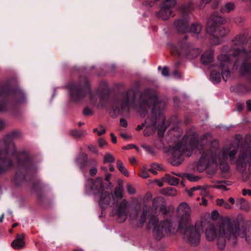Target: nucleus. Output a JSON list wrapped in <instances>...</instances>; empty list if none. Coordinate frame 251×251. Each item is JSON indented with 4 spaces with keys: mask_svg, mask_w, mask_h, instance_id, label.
Here are the masks:
<instances>
[{
    "mask_svg": "<svg viewBox=\"0 0 251 251\" xmlns=\"http://www.w3.org/2000/svg\"><path fill=\"white\" fill-rule=\"evenodd\" d=\"M135 97L134 92L130 90L115 98L112 102L114 113L124 115L131 109H136L140 116L144 117L149 108L152 106L151 118H148L145 122L144 135L149 136L157 128L159 136H162L166 128L164 125L165 116L162 112L165 109V103L159 100L156 93L151 90H146L141 94L137 105L135 104Z\"/></svg>",
    "mask_w": 251,
    "mask_h": 251,
    "instance_id": "f257e3e1",
    "label": "nucleus"
},
{
    "mask_svg": "<svg viewBox=\"0 0 251 251\" xmlns=\"http://www.w3.org/2000/svg\"><path fill=\"white\" fill-rule=\"evenodd\" d=\"M202 223L197 222L194 226L191 222L178 226L168 220L159 222L155 216H151L148 224L149 228H153V233L157 240H160L169 234L175 233L178 228L183 235L184 239L192 245L198 244L201 239V233L202 231Z\"/></svg>",
    "mask_w": 251,
    "mask_h": 251,
    "instance_id": "f03ea898",
    "label": "nucleus"
},
{
    "mask_svg": "<svg viewBox=\"0 0 251 251\" xmlns=\"http://www.w3.org/2000/svg\"><path fill=\"white\" fill-rule=\"evenodd\" d=\"M224 50L228 53H223L218 57V64L212 67L210 80L214 84L218 83L221 79V76L225 81H226L230 77L231 73L229 69V66L234 60V66H238V63L241 58H244L248 54L249 57H251V51L247 52L243 49L224 48Z\"/></svg>",
    "mask_w": 251,
    "mask_h": 251,
    "instance_id": "7ed1b4c3",
    "label": "nucleus"
},
{
    "mask_svg": "<svg viewBox=\"0 0 251 251\" xmlns=\"http://www.w3.org/2000/svg\"><path fill=\"white\" fill-rule=\"evenodd\" d=\"M219 142L218 140H212L210 146L202 153L199 160L201 166L208 167L209 166L214 164L219 165L223 172H226L228 169L227 161L234 160L238 151V145L234 143L230 147H226L221 151L218 150Z\"/></svg>",
    "mask_w": 251,
    "mask_h": 251,
    "instance_id": "20e7f679",
    "label": "nucleus"
},
{
    "mask_svg": "<svg viewBox=\"0 0 251 251\" xmlns=\"http://www.w3.org/2000/svg\"><path fill=\"white\" fill-rule=\"evenodd\" d=\"M19 134L18 132L13 131L0 141V173L13 166L12 159L16 160L19 167L26 166L29 163L25 154L16 155L15 145L12 142L8 143L9 140L16 138Z\"/></svg>",
    "mask_w": 251,
    "mask_h": 251,
    "instance_id": "39448f33",
    "label": "nucleus"
},
{
    "mask_svg": "<svg viewBox=\"0 0 251 251\" xmlns=\"http://www.w3.org/2000/svg\"><path fill=\"white\" fill-rule=\"evenodd\" d=\"M123 196V189L122 187L119 186L115 188L114 193H109L103 191L100 194L97 195L95 199L102 209L115 205L112 210V215L117 216L119 222H123L127 217V202L126 200L121 201Z\"/></svg>",
    "mask_w": 251,
    "mask_h": 251,
    "instance_id": "423d86ee",
    "label": "nucleus"
},
{
    "mask_svg": "<svg viewBox=\"0 0 251 251\" xmlns=\"http://www.w3.org/2000/svg\"><path fill=\"white\" fill-rule=\"evenodd\" d=\"M239 226L228 218L224 219L217 226L213 225H209L205 231L207 240L212 241L216 238L218 248L221 250L225 247L227 240L236 238L239 236Z\"/></svg>",
    "mask_w": 251,
    "mask_h": 251,
    "instance_id": "0eeeda50",
    "label": "nucleus"
},
{
    "mask_svg": "<svg viewBox=\"0 0 251 251\" xmlns=\"http://www.w3.org/2000/svg\"><path fill=\"white\" fill-rule=\"evenodd\" d=\"M66 88L70 99L73 102H76L82 100L88 94H89L91 100H93L90 84L86 77L80 78L77 82L69 83Z\"/></svg>",
    "mask_w": 251,
    "mask_h": 251,
    "instance_id": "6e6552de",
    "label": "nucleus"
},
{
    "mask_svg": "<svg viewBox=\"0 0 251 251\" xmlns=\"http://www.w3.org/2000/svg\"><path fill=\"white\" fill-rule=\"evenodd\" d=\"M187 138V137H184L182 143L177 144L173 148L174 160L176 159H179L182 154H185L187 157L190 156L193 150H201L203 149L204 145L211 138V135L207 133L205 134L201 139L197 141H192L190 148H188L186 145L183 144Z\"/></svg>",
    "mask_w": 251,
    "mask_h": 251,
    "instance_id": "1a4fd4ad",
    "label": "nucleus"
},
{
    "mask_svg": "<svg viewBox=\"0 0 251 251\" xmlns=\"http://www.w3.org/2000/svg\"><path fill=\"white\" fill-rule=\"evenodd\" d=\"M187 37L184 40L180 41L176 47H173L171 51L173 53L176 52L179 55L184 56L189 59H193L197 57L201 52L199 49L194 48L187 42L186 41Z\"/></svg>",
    "mask_w": 251,
    "mask_h": 251,
    "instance_id": "9d476101",
    "label": "nucleus"
},
{
    "mask_svg": "<svg viewBox=\"0 0 251 251\" xmlns=\"http://www.w3.org/2000/svg\"><path fill=\"white\" fill-rule=\"evenodd\" d=\"M188 20L186 18L180 19L175 22V25L176 29L181 32H190L194 36H197L201 31V25L200 24H192L190 28L188 27Z\"/></svg>",
    "mask_w": 251,
    "mask_h": 251,
    "instance_id": "9b49d317",
    "label": "nucleus"
},
{
    "mask_svg": "<svg viewBox=\"0 0 251 251\" xmlns=\"http://www.w3.org/2000/svg\"><path fill=\"white\" fill-rule=\"evenodd\" d=\"M191 210L189 205L186 202L180 203L177 207L178 226L181 227L184 224L191 222Z\"/></svg>",
    "mask_w": 251,
    "mask_h": 251,
    "instance_id": "f8f14e48",
    "label": "nucleus"
},
{
    "mask_svg": "<svg viewBox=\"0 0 251 251\" xmlns=\"http://www.w3.org/2000/svg\"><path fill=\"white\" fill-rule=\"evenodd\" d=\"M85 187L87 193L92 192L95 197L104 191L102 179L100 177H97L94 180L92 179H88L85 183Z\"/></svg>",
    "mask_w": 251,
    "mask_h": 251,
    "instance_id": "ddd939ff",
    "label": "nucleus"
},
{
    "mask_svg": "<svg viewBox=\"0 0 251 251\" xmlns=\"http://www.w3.org/2000/svg\"><path fill=\"white\" fill-rule=\"evenodd\" d=\"M246 163L248 164V169L251 173V147H245L236 161L238 167H244Z\"/></svg>",
    "mask_w": 251,
    "mask_h": 251,
    "instance_id": "4468645a",
    "label": "nucleus"
},
{
    "mask_svg": "<svg viewBox=\"0 0 251 251\" xmlns=\"http://www.w3.org/2000/svg\"><path fill=\"white\" fill-rule=\"evenodd\" d=\"M228 33V30L221 25L214 28L211 32H207V33L212 35L213 37L211 42L214 45H219L222 42V39L226 36Z\"/></svg>",
    "mask_w": 251,
    "mask_h": 251,
    "instance_id": "2eb2a0df",
    "label": "nucleus"
},
{
    "mask_svg": "<svg viewBox=\"0 0 251 251\" xmlns=\"http://www.w3.org/2000/svg\"><path fill=\"white\" fill-rule=\"evenodd\" d=\"M225 23V20L223 17L219 16L217 13H214L208 20L206 28L207 32H211L214 28L221 26V25Z\"/></svg>",
    "mask_w": 251,
    "mask_h": 251,
    "instance_id": "dca6fc26",
    "label": "nucleus"
},
{
    "mask_svg": "<svg viewBox=\"0 0 251 251\" xmlns=\"http://www.w3.org/2000/svg\"><path fill=\"white\" fill-rule=\"evenodd\" d=\"M25 242L24 235L18 234L15 240L11 243L13 248L15 250H20L25 247Z\"/></svg>",
    "mask_w": 251,
    "mask_h": 251,
    "instance_id": "f3484780",
    "label": "nucleus"
},
{
    "mask_svg": "<svg viewBox=\"0 0 251 251\" xmlns=\"http://www.w3.org/2000/svg\"><path fill=\"white\" fill-rule=\"evenodd\" d=\"M87 160V154L85 153H81L76 158L75 162L80 169H82L85 166Z\"/></svg>",
    "mask_w": 251,
    "mask_h": 251,
    "instance_id": "a211bd4d",
    "label": "nucleus"
},
{
    "mask_svg": "<svg viewBox=\"0 0 251 251\" xmlns=\"http://www.w3.org/2000/svg\"><path fill=\"white\" fill-rule=\"evenodd\" d=\"M213 58V51L208 50L204 52L201 56V62L204 65H207L211 62Z\"/></svg>",
    "mask_w": 251,
    "mask_h": 251,
    "instance_id": "6ab92c4d",
    "label": "nucleus"
},
{
    "mask_svg": "<svg viewBox=\"0 0 251 251\" xmlns=\"http://www.w3.org/2000/svg\"><path fill=\"white\" fill-rule=\"evenodd\" d=\"M163 181L168 183L171 185H176L179 183V179L174 176H171L169 174H166L162 178Z\"/></svg>",
    "mask_w": 251,
    "mask_h": 251,
    "instance_id": "aec40b11",
    "label": "nucleus"
},
{
    "mask_svg": "<svg viewBox=\"0 0 251 251\" xmlns=\"http://www.w3.org/2000/svg\"><path fill=\"white\" fill-rule=\"evenodd\" d=\"M240 73L242 75H247L251 78V64L244 63L240 67Z\"/></svg>",
    "mask_w": 251,
    "mask_h": 251,
    "instance_id": "412c9836",
    "label": "nucleus"
},
{
    "mask_svg": "<svg viewBox=\"0 0 251 251\" xmlns=\"http://www.w3.org/2000/svg\"><path fill=\"white\" fill-rule=\"evenodd\" d=\"M109 92L108 85L105 82H101L98 87L96 93L97 95H101L102 94H107Z\"/></svg>",
    "mask_w": 251,
    "mask_h": 251,
    "instance_id": "4be33fe9",
    "label": "nucleus"
},
{
    "mask_svg": "<svg viewBox=\"0 0 251 251\" xmlns=\"http://www.w3.org/2000/svg\"><path fill=\"white\" fill-rule=\"evenodd\" d=\"M192 191H196L197 194H200L205 196L208 195V192L206 187H201V186L193 187L192 188Z\"/></svg>",
    "mask_w": 251,
    "mask_h": 251,
    "instance_id": "5701e85b",
    "label": "nucleus"
},
{
    "mask_svg": "<svg viewBox=\"0 0 251 251\" xmlns=\"http://www.w3.org/2000/svg\"><path fill=\"white\" fill-rule=\"evenodd\" d=\"M117 167L123 175L126 176H128V172L121 160L117 161Z\"/></svg>",
    "mask_w": 251,
    "mask_h": 251,
    "instance_id": "b1692460",
    "label": "nucleus"
},
{
    "mask_svg": "<svg viewBox=\"0 0 251 251\" xmlns=\"http://www.w3.org/2000/svg\"><path fill=\"white\" fill-rule=\"evenodd\" d=\"M14 97L18 103L23 102L25 100V95L22 91L16 92L14 94Z\"/></svg>",
    "mask_w": 251,
    "mask_h": 251,
    "instance_id": "393cba45",
    "label": "nucleus"
},
{
    "mask_svg": "<svg viewBox=\"0 0 251 251\" xmlns=\"http://www.w3.org/2000/svg\"><path fill=\"white\" fill-rule=\"evenodd\" d=\"M150 210V208H146L143 211L139 219L140 225L141 226L145 222L147 214L149 213Z\"/></svg>",
    "mask_w": 251,
    "mask_h": 251,
    "instance_id": "a878e982",
    "label": "nucleus"
},
{
    "mask_svg": "<svg viewBox=\"0 0 251 251\" xmlns=\"http://www.w3.org/2000/svg\"><path fill=\"white\" fill-rule=\"evenodd\" d=\"M161 170L162 167L159 164L154 163L151 164L149 171L153 174L156 175L157 174V171Z\"/></svg>",
    "mask_w": 251,
    "mask_h": 251,
    "instance_id": "bb28decb",
    "label": "nucleus"
},
{
    "mask_svg": "<svg viewBox=\"0 0 251 251\" xmlns=\"http://www.w3.org/2000/svg\"><path fill=\"white\" fill-rule=\"evenodd\" d=\"M104 163H113L115 161V158L113 155L111 153H106L103 157Z\"/></svg>",
    "mask_w": 251,
    "mask_h": 251,
    "instance_id": "cd10ccee",
    "label": "nucleus"
},
{
    "mask_svg": "<svg viewBox=\"0 0 251 251\" xmlns=\"http://www.w3.org/2000/svg\"><path fill=\"white\" fill-rule=\"evenodd\" d=\"M71 134L75 137H80L84 134H86L85 131H79L76 129H73L71 131Z\"/></svg>",
    "mask_w": 251,
    "mask_h": 251,
    "instance_id": "c85d7f7f",
    "label": "nucleus"
},
{
    "mask_svg": "<svg viewBox=\"0 0 251 251\" xmlns=\"http://www.w3.org/2000/svg\"><path fill=\"white\" fill-rule=\"evenodd\" d=\"M217 203L219 206H223L226 209H230L232 208L231 205L226 202L223 199H219L217 200Z\"/></svg>",
    "mask_w": 251,
    "mask_h": 251,
    "instance_id": "c756f323",
    "label": "nucleus"
},
{
    "mask_svg": "<svg viewBox=\"0 0 251 251\" xmlns=\"http://www.w3.org/2000/svg\"><path fill=\"white\" fill-rule=\"evenodd\" d=\"M234 8V5L232 3H227L225 6V7L222 9V12H229Z\"/></svg>",
    "mask_w": 251,
    "mask_h": 251,
    "instance_id": "7c9ffc66",
    "label": "nucleus"
},
{
    "mask_svg": "<svg viewBox=\"0 0 251 251\" xmlns=\"http://www.w3.org/2000/svg\"><path fill=\"white\" fill-rule=\"evenodd\" d=\"M164 194L170 196H175L176 195V190L175 188H170L164 190Z\"/></svg>",
    "mask_w": 251,
    "mask_h": 251,
    "instance_id": "2f4dec72",
    "label": "nucleus"
},
{
    "mask_svg": "<svg viewBox=\"0 0 251 251\" xmlns=\"http://www.w3.org/2000/svg\"><path fill=\"white\" fill-rule=\"evenodd\" d=\"M9 95L8 92L5 89L0 88V99L4 100Z\"/></svg>",
    "mask_w": 251,
    "mask_h": 251,
    "instance_id": "473e14b6",
    "label": "nucleus"
},
{
    "mask_svg": "<svg viewBox=\"0 0 251 251\" xmlns=\"http://www.w3.org/2000/svg\"><path fill=\"white\" fill-rule=\"evenodd\" d=\"M247 204V202L243 199L239 200L237 201V204L239 205L242 209H246V206Z\"/></svg>",
    "mask_w": 251,
    "mask_h": 251,
    "instance_id": "72a5a7b5",
    "label": "nucleus"
},
{
    "mask_svg": "<svg viewBox=\"0 0 251 251\" xmlns=\"http://www.w3.org/2000/svg\"><path fill=\"white\" fill-rule=\"evenodd\" d=\"M99 128H100V130H98L97 128H94L93 129V131L94 132H97L99 136H100L105 133V129L103 127L100 126Z\"/></svg>",
    "mask_w": 251,
    "mask_h": 251,
    "instance_id": "f704fd0d",
    "label": "nucleus"
},
{
    "mask_svg": "<svg viewBox=\"0 0 251 251\" xmlns=\"http://www.w3.org/2000/svg\"><path fill=\"white\" fill-rule=\"evenodd\" d=\"M211 187L225 191L227 190L226 186L223 184H216L212 185Z\"/></svg>",
    "mask_w": 251,
    "mask_h": 251,
    "instance_id": "c9c22d12",
    "label": "nucleus"
},
{
    "mask_svg": "<svg viewBox=\"0 0 251 251\" xmlns=\"http://www.w3.org/2000/svg\"><path fill=\"white\" fill-rule=\"evenodd\" d=\"M139 210H134L132 211L129 215V217L131 220L137 219Z\"/></svg>",
    "mask_w": 251,
    "mask_h": 251,
    "instance_id": "e433bc0d",
    "label": "nucleus"
},
{
    "mask_svg": "<svg viewBox=\"0 0 251 251\" xmlns=\"http://www.w3.org/2000/svg\"><path fill=\"white\" fill-rule=\"evenodd\" d=\"M127 192L129 194H133L135 192V189L130 184H127L126 186Z\"/></svg>",
    "mask_w": 251,
    "mask_h": 251,
    "instance_id": "4c0bfd02",
    "label": "nucleus"
},
{
    "mask_svg": "<svg viewBox=\"0 0 251 251\" xmlns=\"http://www.w3.org/2000/svg\"><path fill=\"white\" fill-rule=\"evenodd\" d=\"M161 74L164 76H168L169 75V70L166 66L164 67L161 70Z\"/></svg>",
    "mask_w": 251,
    "mask_h": 251,
    "instance_id": "58836bf2",
    "label": "nucleus"
},
{
    "mask_svg": "<svg viewBox=\"0 0 251 251\" xmlns=\"http://www.w3.org/2000/svg\"><path fill=\"white\" fill-rule=\"evenodd\" d=\"M88 148L92 152L95 153V154L99 153V151H98L97 148L95 146H94L92 145H90L88 146Z\"/></svg>",
    "mask_w": 251,
    "mask_h": 251,
    "instance_id": "ea45409f",
    "label": "nucleus"
},
{
    "mask_svg": "<svg viewBox=\"0 0 251 251\" xmlns=\"http://www.w3.org/2000/svg\"><path fill=\"white\" fill-rule=\"evenodd\" d=\"M98 172V170L96 166L93 167L89 170V174L91 176H95Z\"/></svg>",
    "mask_w": 251,
    "mask_h": 251,
    "instance_id": "a19ab883",
    "label": "nucleus"
},
{
    "mask_svg": "<svg viewBox=\"0 0 251 251\" xmlns=\"http://www.w3.org/2000/svg\"><path fill=\"white\" fill-rule=\"evenodd\" d=\"M187 177L190 181L194 182L198 180V178L196 176L191 174L187 175Z\"/></svg>",
    "mask_w": 251,
    "mask_h": 251,
    "instance_id": "79ce46f5",
    "label": "nucleus"
},
{
    "mask_svg": "<svg viewBox=\"0 0 251 251\" xmlns=\"http://www.w3.org/2000/svg\"><path fill=\"white\" fill-rule=\"evenodd\" d=\"M141 176L144 178H148L149 176V175L146 168H144L143 169L142 173L141 174Z\"/></svg>",
    "mask_w": 251,
    "mask_h": 251,
    "instance_id": "37998d69",
    "label": "nucleus"
},
{
    "mask_svg": "<svg viewBox=\"0 0 251 251\" xmlns=\"http://www.w3.org/2000/svg\"><path fill=\"white\" fill-rule=\"evenodd\" d=\"M219 216V213L217 211L214 210L212 212L211 214V218L213 220L217 219Z\"/></svg>",
    "mask_w": 251,
    "mask_h": 251,
    "instance_id": "c03bdc74",
    "label": "nucleus"
},
{
    "mask_svg": "<svg viewBox=\"0 0 251 251\" xmlns=\"http://www.w3.org/2000/svg\"><path fill=\"white\" fill-rule=\"evenodd\" d=\"M98 143L100 147H103L107 144V142L102 138H100L98 140Z\"/></svg>",
    "mask_w": 251,
    "mask_h": 251,
    "instance_id": "a18cd8bd",
    "label": "nucleus"
},
{
    "mask_svg": "<svg viewBox=\"0 0 251 251\" xmlns=\"http://www.w3.org/2000/svg\"><path fill=\"white\" fill-rule=\"evenodd\" d=\"M83 114L86 116L90 115L92 114V111L91 109L89 108H86L83 111Z\"/></svg>",
    "mask_w": 251,
    "mask_h": 251,
    "instance_id": "49530a36",
    "label": "nucleus"
},
{
    "mask_svg": "<svg viewBox=\"0 0 251 251\" xmlns=\"http://www.w3.org/2000/svg\"><path fill=\"white\" fill-rule=\"evenodd\" d=\"M120 124L122 126H124V127H126L127 125V123L126 122V121L124 119H120Z\"/></svg>",
    "mask_w": 251,
    "mask_h": 251,
    "instance_id": "de8ad7c7",
    "label": "nucleus"
},
{
    "mask_svg": "<svg viewBox=\"0 0 251 251\" xmlns=\"http://www.w3.org/2000/svg\"><path fill=\"white\" fill-rule=\"evenodd\" d=\"M89 163L90 164L93 165V167L96 166L97 165V164H98V162H97V160L95 159H94V158L91 159L89 160Z\"/></svg>",
    "mask_w": 251,
    "mask_h": 251,
    "instance_id": "09e8293b",
    "label": "nucleus"
},
{
    "mask_svg": "<svg viewBox=\"0 0 251 251\" xmlns=\"http://www.w3.org/2000/svg\"><path fill=\"white\" fill-rule=\"evenodd\" d=\"M242 193L244 196H246L247 195L251 196V190H250L243 189Z\"/></svg>",
    "mask_w": 251,
    "mask_h": 251,
    "instance_id": "8fccbe9b",
    "label": "nucleus"
},
{
    "mask_svg": "<svg viewBox=\"0 0 251 251\" xmlns=\"http://www.w3.org/2000/svg\"><path fill=\"white\" fill-rule=\"evenodd\" d=\"M173 75L174 77L176 78H179L180 77V75L179 72L176 71H174L173 73Z\"/></svg>",
    "mask_w": 251,
    "mask_h": 251,
    "instance_id": "3c124183",
    "label": "nucleus"
},
{
    "mask_svg": "<svg viewBox=\"0 0 251 251\" xmlns=\"http://www.w3.org/2000/svg\"><path fill=\"white\" fill-rule=\"evenodd\" d=\"M111 137V140L113 143H116L117 142V139L116 136L114 135V134L112 133L110 134Z\"/></svg>",
    "mask_w": 251,
    "mask_h": 251,
    "instance_id": "603ef678",
    "label": "nucleus"
},
{
    "mask_svg": "<svg viewBox=\"0 0 251 251\" xmlns=\"http://www.w3.org/2000/svg\"><path fill=\"white\" fill-rule=\"evenodd\" d=\"M111 177V175L110 173H107L105 176V180L109 181Z\"/></svg>",
    "mask_w": 251,
    "mask_h": 251,
    "instance_id": "864d4df0",
    "label": "nucleus"
},
{
    "mask_svg": "<svg viewBox=\"0 0 251 251\" xmlns=\"http://www.w3.org/2000/svg\"><path fill=\"white\" fill-rule=\"evenodd\" d=\"M247 106L249 111H251V100L247 101Z\"/></svg>",
    "mask_w": 251,
    "mask_h": 251,
    "instance_id": "5fc2aeb1",
    "label": "nucleus"
},
{
    "mask_svg": "<svg viewBox=\"0 0 251 251\" xmlns=\"http://www.w3.org/2000/svg\"><path fill=\"white\" fill-rule=\"evenodd\" d=\"M155 182H156L157 184L159 187H162L163 185V182L164 181L162 180V181H160V180H156Z\"/></svg>",
    "mask_w": 251,
    "mask_h": 251,
    "instance_id": "6e6d98bb",
    "label": "nucleus"
},
{
    "mask_svg": "<svg viewBox=\"0 0 251 251\" xmlns=\"http://www.w3.org/2000/svg\"><path fill=\"white\" fill-rule=\"evenodd\" d=\"M121 136L125 139H129V136L126 133H121Z\"/></svg>",
    "mask_w": 251,
    "mask_h": 251,
    "instance_id": "4d7b16f0",
    "label": "nucleus"
},
{
    "mask_svg": "<svg viewBox=\"0 0 251 251\" xmlns=\"http://www.w3.org/2000/svg\"><path fill=\"white\" fill-rule=\"evenodd\" d=\"M6 110L5 105L0 104V112H3Z\"/></svg>",
    "mask_w": 251,
    "mask_h": 251,
    "instance_id": "13d9d810",
    "label": "nucleus"
},
{
    "mask_svg": "<svg viewBox=\"0 0 251 251\" xmlns=\"http://www.w3.org/2000/svg\"><path fill=\"white\" fill-rule=\"evenodd\" d=\"M243 109V106L242 104H238L237 106V109L238 111H241Z\"/></svg>",
    "mask_w": 251,
    "mask_h": 251,
    "instance_id": "bf43d9fd",
    "label": "nucleus"
},
{
    "mask_svg": "<svg viewBox=\"0 0 251 251\" xmlns=\"http://www.w3.org/2000/svg\"><path fill=\"white\" fill-rule=\"evenodd\" d=\"M237 38H239L240 40H241L243 38V36L242 35H239L237 36L236 38L233 41V44H236V42L237 41Z\"/></svg>",
    "mask_w": 251,
    "mask_h": 251,
    "instance_id": "052dcab7",
    "label": "nucleus"
},
{
    "mask_svg": "<svg viewBox=\"0 0 251 251\" xmlns=\"http://www.w3.org/2000/svg\"><path fill=\"white\" fill-rule=\"evenodd\" d=\"M228 201L231 204H234L235 202L234 199L232 197H230L229 198Z\"/></svg>",
    "mask_w": 251,
    "mask_h": 251,
    "instance_id": "680f3d73",
    "label": "nucleus"
},
{
    "mask_svg": "<svg viewBox=\"0 0 251 251\" xmlns=\"http://www.w3.org/2000/svg\"><path fill=\"white\" fill-rule=\"evenodd\" d=\"M145 125H146L145 123V124H143L141 125L138 126L137 127V128H136L137 130H141L143 128V127Z\"/></svg>",
    "mask_w": 251,
    "mask_h": 251,
    "instance_id": "e2e57ef3",
    "label": "nucleus"
},
{
    "mask_svg": "<svg viewBox=\"0 0 251 251\" xmlns=\"http://www.w3.org/2000/svg\"><path fill=\"white\" fill-rule=\"evenodd\" d=\"M5 126V123L2 121H0V129H2Z\"/></svg>",
    "mask_w": 251,
    "mask_h": 251,
    "instance_id": "0e129e2a",
    "label": "nucleus"
},
{
    "mask_svg": "<svg viewBox=\"0 0 251 251\" xmlns=\"http://www.w3.org/2000/svg\"><path fill=\"white\" fill-rule=\"evenodd\" d=\"M100 170L101 171H103L104 172H105V173H106L107 171V168L106 167H104V166H101L100 167Z\"/></svg>",
    "mask_w": 251,
    "mask_h": 251,
    "instance_id": "69168bd1",
    "label": "nucleus"
},
{
    "mask_svg": "<svg viewBox=\"0 0 251 251\" xmlns=\"http://www.w3.org/2000/svg\"><path fill=\"white\" fill-rule=\"evenodd\" d=\"M115 168L113 165H110L109 166V171L111 172H114L115 171Z\"/></svg>",
    "mask_w": 251,
    "mask_h": 251,
    "instance_id": "338daca9",
    "label": "nucleus"
},
{
    "mask_svg": "<svg viewBox=\"0 0 251 251\" xmlns=\"http://www.w3.org/2000/svg\"><path fill=\"white\" fill-rule=\"evenodd\" d=\"M207 203V201L204 198H202V202L201 204L203 205H205Z\"/></svg>",
    "mask_w": 251,
    "mask_h": 251,
    "instance_id": "774afa93",
    "label": "nucleus"
}]
</instances>
